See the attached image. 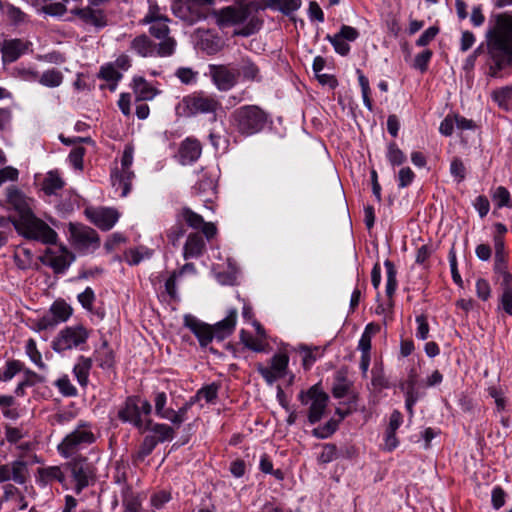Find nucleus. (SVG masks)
<instances>
[{"label": "nucleus", "instance_id": "18", "mask_svg": "<svg viewBox=\"0 0 512 512\" xmlns=\"http://www.w3.org/2000/svg\"><path fill=\"white\" fill-rule=\"evenodd\" d=\"M289 357L286 354H276L271 359L269 367L258 365L257 370L268 384H273L277 379L284 377L288 367Z\"/></svg>", "mask_w": 512, "mask_h": 512}, {"label": "nucleus", "instance_id": "23", "mask_svg": "<svg viewBox=\"0 0 512 512\" xmlns=\"http://www.w3.org/2000/svg\"><path fill=\"white\" fill-rule=\"evenodd\" d=\"M71 13L77 16L84 24L91 25L96 29H102L107 25L105 13L100 9L90 6L71 9Z\"/></svg>", "mask_w": 512, "mask_h": 512}, {"label": "nucleus", "instance_id": "62", "mask_svg": "<svg viewBox=\"0 0 512 512\" xmlns=\"http://www.w3.org/2000/svg\"><path fill=\"white\" fill-rule=\"evenodd\" d=\"M350 382L342 375L337 376V382L334 384L332 393L335 398H343L348 394Z\"/></svg>", "mask_w": 512, "mask_h": 512}, {"label": "nucleus", "instance_id": "10", "mask_svg": "<svg viewBox=\"0 0 512 512\" xmlns=\"http://www.w3.org/2000/svg\"><path fill=\"white\" fill-rule=\"evenodd\" d=\"M133 152L132 147L126 146L121 157L120 169L116 167L111 172L112 186L120 197H126L131 190V184L134 178V172L131 170Z\"/></svg>", "mask_w": 512, "mask_h": 512}, {"label": "nucleus", "instance_id": "64", "mask_svg": "<svg viewBox=\"0 0 512 512\" xmlns=\"http://www.w3.org/2000/svg\"><path fill=\"white\" fill-rule=\"evenodd\" d=\"M77 299L85 310L92 312L95 293L91 287H87L82 293L78 294Z\"/></svg>", "mask_w": 512, "mask_h": 512}, {"label": "nucleus", "instance_id": "9", "mask_svg": "<svg viewBox=\"0 0 512 512\" xmlns=\"http://www.w3.org/2000/svg\"><path fill=\"white\" fill-rule=\"evenodd\" d=\"M298 399L302 405L308 407V421L310 424L319 422L328 405L329 396L319 387L313 385L306 391H301L298 394Z\"/></svg>", "mask_w": 512, "mask_h": 512}, {"label": "nucleus", "instance_id": "54", "mask_svg": "<svg viewBox=\"0 0 512 512\" xmlns=\"http://www.w3.org/2000/svg\"><path fill=\"white\" fill-rule=\"evenodd\" d=\"M218 386L215 384L207 385L200 390L192 397L195 402L204 399L207 403L214 401L217 398Z\"/></svg>", "mask_w": 512, "mask_h": 512}, {"label": "nucleus", "instance_id": "34", "mask_svg": "<svg viewBox=\"0 0 512 512\" xmlns=\"http://www.w3.org/2000/svg\"><path fill=\"white\" fill-rule=\"evenodd\" d=\"M94 359L102 369H109L114 365V352L108 342L104 340L101 346L94 351Z\"/></svg>", "mask_w": 512, "mask_h": 512}, {"label": "nucleus", "instance_id": "44", "mask_svg": "<svg viewBox=\"0 0 512 512\" xmlns=\"http://www.w3.org/2000/svg\"><path fill=\"white\" fill-rule=\"evenodd\" d=\"M99 77L110 83V89L114 90L122 74L113 64H107L101 67Z\"/></svg>", "mask_w": 512, "mask_h": 512}, {"label": "nucleus", "instance_id": "49", "mask_svg": "<svg viewBox=\"0 0 512 512\" xmlns=\"http://www.w3.org/2000/svg\"><path fill=\"white\" fill-rule=\"evenodd\" d=\"M386 158L392 166H400L406 161V155L395 142L388 144Z\"/></svg>", "mask_w": 512, "mask_h": 512}, {"label": "nucleus", "instance_id": "57", "mask_svg": "<svg viewBox=\"0 0 512 512\" xmlns=\"http://www.w3.org/2000/svg\"><path fill=\"white\" fill-rule=\"evenodd\" d=\"M15 404V399L10 395H0V408H2L3 416L8 419H16L18 413L14 409H10Z\"/></svg>", "mask_w": 512, "mask_h": 512}, {"label": "nucleus", "instance_id": "13", "mask_svg": "<svg viewBox=\"0 0 512 512\" xmlns=\"http://www.w3.org/2000/svg\"><path fill=\"white\" fill-rule=\"evenodd\" d=\"M140 398L137 396H129L118 409V418L124 423H130L140 433H144L147 428L146 420L140 417Z\"/></svg>", "mask_w": 512, "mask_h": 512}, {"label": "nucleus", "instance_id": "58", "mask_svg": "<svg viewBox=\"0 0 512 512\" xmlns=\"http://www.w3.org/2000/svg\"><path fill=\"white\" fill-rule=\"evenodd\" d=\"M0 11L5 13L15 24L22 23L26 19V14L24 12L9 3L3 4V9H0Z\"/></svg>", "mask_w": 512, "mask_h": 512}, {"label": "nucleus", "instance_id": "41", "mask_svg": "<svg viewBox=\"0 0 512 512\" xmlns=\"http://www.w3.org/2000/svg\"><path fill=\"white\" fill-rule=\"evenodd\" d=\"M488 395L494 400L496 412L500 413L506 410L507 398L506 391L500 385H491L487 388Z\"/></svg>", "mask_w": 512, "mask_h": 512}, {"label": "nucleus", "instance_id": "28", "mask_svg": "<svg viewBox=\"0 0 512 512\" xmlns=\"http://www.w3.org/2000/svg\"><path fill=\"white\" fill-rule=\"evenodd\" d=\"M494 248V271L501 276V279H505V275L511 273L507 269L505 245L502 237H494Z\"/></svg>", "mask_w": 512, "mask_h": 512}, {"label": "nucleus", "instance_id": "5", "mask_svg": "<svg viewBox=\"0 0 512 512\" xmlns=\"http://www.w3.org/2000/svg\"><path fill=\"white\" fill-rule=\"evenodd\" d=\"M233 123L237 131L244 136L260 132L267 120V114L256 105H245L232 113Z\"/></svg>", "mask_w": 512, "mask_h": 512}, {"label": "nucleus", "instance_id": "53", "mask_svg": "<svg viewBox=\"0 0 512 512\" xmlns=\"http://www.w3.org/2000/svg\"><path fill=\"white\" fill-rule=\"evenodd\" d=\"M339 421L330 419L322 427H317L312 430L313 436L318 439H326L331 436L338 428Z\"/></svg>", "mask_w": 512, "mask_h": 512}, {"label": "nucleus", "instance_id": "15", "mask_svg": "<svg viewBox=\"0 0 512 512\" xmlns=\"http://www.w3.org/2000/svg\"><path fill=\"white\" fill-rule=\"evenodd\" d=\"M6 199L9 208L18 214L17 220H23L33 213V200L28 198L16 186L12 185L6 188Z\"/></svg>", "mask_w": 512, "mask_h": 512}, {"label": "nucleus", "instance_id": "43", "mask_svg": "<svg viewBox=\"0 0 512 512\" xmlns=\"http://www.w3.org/2000/svg\"><path fill=\"white\" fill-rule=\"evenodd\" d=\"M37 81L43 86L55 88L62 84L63 74L59 70L49 69L43 72L41 76L38 75Z\"/></svg>", "mask_w": 512, "mask_h": 512}, {"label": "nucleus", "instance_id": "45", "mask_svg": "<svg viewBox=\"0 0 512 512\" xmlns=\"http://www.w3.org/2000/svg\"><path fill=\"white\" fill-rule=\"evenodd\" d=\"M196 402L191 397L182 407H180L177 411L171 409V414H169L170 418H168V421H170L173 425L179 427L181 424L186 421L187 419V412L191 409V407Z\"/></svg>", "mask_w": 512, "mask_h": 512}, {"label": "nucleus", "instance_id": "8", "mask_svg": "<svg viewBox=\"0 0 512 512\" xmlns=\"http://www.w3.org/2000/svg\"><path fill=\"white\" fill-rule=\"evenodd\" d=\"M221 109L220 101L213 95L205 93H192L182 98L176 110L185 117H193L198 114H214Z\"/></svg>", "mask_w": 512, "mask_h": 512}, {"label": "nucleus", "instance_id": "1", "mask_svg": "<svg viewBox=\"0 0 512 512\" xmlns=\"http://www.w3.org/2000/svg\"><path fill=\"white\" fill-rule=\"evenodd\" d=\"M249 5L227 6L213 12L216 23L220 28L236 26L246 23L242 28L234 31V35L248 37L260 29L261 21L257 17H250Z\"/></svg>", "mask_w": 512, "mask_h": 512}, {"label": "nucleus", "instance_id": "14", "mask_svg": "<svg viewBox=\"0 0 512 512\" xmlns=\"http://www.w3.org/2000/svg\"><path fill=\"white\" fill-rule=\"evenodd\" d=\"M66 467L75 482V491L79 494L89 485L93 476L92 468L87 462V458L82 456L74 457L66 464Z\"/></svg>", "mask_w": 512, "mask_h": 512}, {"label": "nucleus", "instance_id": "16", "mask_svg": "<svg viewBox=\"0 0 512 512\" xmlns=\"http://www.w3.org/2000/svg\"><path fill=\"white\" fill-rule=\"evenodd\" d=\"M31 42L19 38L5 39L0 44L3 64L13 63L30 51Z\"/></svg>", "mask_w": 512, "mask_h": 512}, {"label": "nucleus", "instance_id": "47", "mask_svg": "<svg viewBox=\"0 0 512 512\" xmlns=\"http://www.w3.org/2000/svg\"><path fill=\"white\" fill-rule=\"evenodd\" d=\"M155 413L158 417L168 420L172 408H166L167 395L165 392H155L154 394Z\"/></svg>", "mask_w": 512, "mask_h": 512}, {"label": "nucleus", "instance_id": "6", "mask_svg": "<svg viewBox=\"0 0 512 512\" xmlns=\"http://www.w3.org/2000/svg\"><path fill=\"white\" fill-rule=\"evenodd\" d=\"M177 42L168 39L156 43L148 35L140 34L134 37L129 44V51L142 58L169 57L174 54Z\"/></svg>", "mask_w": 512, "mask_h": 512}, {"label": "nucleus", "instance_id": "39", "mask_svg": "<svg viewBox=\"0 0 512 512\" xmlns=\"http://www.w3.org/2000/svg\"><path fill=\"white\" fill-rule=\"evenodd\" d=\"M63 186L64 181L56 171L48 172L42 182V189L47 195L56 194V192L62 189Z\"/></svg>", "mask_w": 512, "mask_h": 512}, {"label": "nucleus", "instance_id": "42", "mask_svg": "<svg viewBox=\"0 0 512 512\" xmlns=\"http://www.w3.org/2000/svg\"><path fill=\"white\" fill-rule=\"evenodd\" d=\"M492 100L502 109H509V102L512 99V85L495 89L491 93Z\"/></svg>", "mask_w": 512, "mask_h": 512}, {"label": "nucleus", "instance_id": "4", "mask_svg": "<svg viewBox=\"0 0 512 512\" xmlns=\"http://www.w3.org/2000/svg\"><path fill=\"white\" fill-rule=\"evenodd\" d=\"M96 441L91 423L80 420L76 427L69 432L57 445L58 453L64 458L76 455L80 450Z\"/></svg>", "mask_w": 512, "mask_h": 512}, {"label": "nucleus", "instance_id": "31", "mask_svg": "<svg viewBox=\"0 0 512 512\" xmlns=\"http://www.w3.org/2000/svg\"><path fill=\"white\" fill-rule=\"evenodd\" d=\"M146 424L145 432L150 431L151 434L149 436H152L157 444L174 438V429L171 426L163 423H154L151 419H147Z\"/></svg>", "mask_w": 512, "mask_h": 512}, {"label": "nucleus", "instance_id": "3", "mask_svg": "<svg viewBox=\"0 0 512 512\" xmlns=\"http://www.w3.org/2000/svg\"><path fill=\"white\" fill-rule=\"evenodd\" d=\"M487 48L512 53V12L492 15L486 32Z\"/></svg>", "mask_w": 512, "mask_h": 512}, {"label": "nucleus", "instance_id": "36", "mask_svg": "<svg viewBox=\"0 0 512 512\" xmlns=\"http://www.w3.org/2000/svg\"><path fill=\"white\" fill-rule=\"evenodd\" d=\"M177 221H184L189 227L193 229H200L204 224L203 217L191 210L189 207L181 208L176 214Z\"/></svg>", "mask_w": 512, "mask_h": 512}, {"label": "nucleus", "instance_id": "33", "mask_svg": "<svg viewBox=\"0 0 512 512\" xmlns=\"http://www.w3.org/2000/svg\"><path fill=\"white\" fill-rule=\"evenodd\" d=\"M491 58L494 61V66L490 67V74L493 77H498V73L507 66L512 65V53L488 49Z\"/></svg>", "mask_w": 512, "mask_h": 512}, {"label": "nucleus", "instance_id": "27", "mask_svg": "<svg viewBox=\"0 0 512 512\" xmlns=\"http://www.w3.org/2000/svg\"><path fill=\"white\" fill-rule=\"evenodd\" d=\"M237 319V310L230 309L227 316L212 326L215 339L222 341L231 335L235 329Z\"/></svg>", "mask_w": 512, "mask_h": 512}, {"label": "nucleus", "instance_id": "52", "mask_svg": "<svg viewBox=\"0 0 512 512\" xmlns=\"http://www.w3.org/2000/svg\"><path fill=\"white\" fill-rule=\"evenodd\" d=\"M22 367L23 364L18 360L7 361L4 371H0V381H10L17 373L22 370Z\"/></svg>", "mask_w": 512, "mask_h": 512}, {"label": "nucleus", "instance_id": "26", "mask_svg": "<svg viewBox=\"0 0 512 512\" xmlns=\"http://www.w3.org/2000/svg\"><path fill=\"white\" fill-rule=\"evenodd\" d=\"M202 146L197 139L186 138L180 145L179 157L183 165L195 162L201 155Z\"/></svg>", "mask_w": 512, "mask_h": 512}, {"label": "nucleus", "instance_id": "32", "mask_svg": "<svg viewBox=\"0 0 512 512\" xmlns=\"http://www.w3.org/2000/svg\"><path fill=\"white\" fill-rule=\"evenodd\" d=\"M92 358L79 355L76 363L73 367V374L77 382L82 386L86 387L89 381V374L92 368Z\"/></svg>", "mask_w": 512, "mask_h": 512}, {"label": "nucleus", "instance_id": "21", "mask_svg": "<svg viewBox=\"0 0 512 512\" xmlns=\"http://www.w3.org/2000/svg\"><path fill=\"white\" fill-rule=\"evenodd\" d=\"M210 74L212 80L220 91H228L237 83V74L235 68H229L224 65H211Z\"/></svg>", "mask_w": 512, "mask_h": 512}, {"label": "nucleus", "instance_id": "56", "mask_svg": "<svg viewBox=\"0 0 512 512\" xmlns=\"http://www.w3.org/2000/svg\"><path fill=\"white\" fill-rule=\"evenodd\" d=\"M123 506L127 512H142V500L139 495L134 493L124 495Z\"/></svg>", "mask_w": 512, "mask_h": 512}, {"label": "nucleus", "instance_id": "22", "mask_svg": "<svg viewBox=\"0 0 512 512\" xmlns=\"http://www.w3.org/2000/svg\"><path fill=\"white\" fill-rule=\"evenodd\" d=\"M184 325L197 337L201 347L208 346L215 338L212 326L200 321L191 314L184 316Z\"/></svg>", "mask_w": 512, "mask_h": 512}, {"label": "nucleus", "instance_id": "55", "mask_svg": "<svg viewBox=\"0 0 512 512\" xmlns=\"http://www.w3.org/2000/svg\"><path fill=\"white\" fill-rule=\"evenodd\" d=\"M157 446L156 440L152 436L146 435L143 439L142 444L139 447V450L136 454L137 461H143L147 456H149L152 451Z\"/></svg>", "mask_w": 512, "mask_h": 512}, {"label": "nucleus", "instance_id": "46", "mask_svg": "<svg viewBox=\"0 0 512 512\" xmlns=\"http://www.w3.org/2000/svg\"><path fill=\"white\" fill-rule=\"evenodd\" d=\"M25 352L30 360L42 370L47 368L46 364L42 360V355L37 349L36 341L32 338L28 339L25 344Z\"/></svg>", "mask_w": 512, "mask_h": 512}, {"label": "nucleus", "instance_id": "59", "mask_svg": "<svg viewBox=\"0 0 512 512\" xmlns=\"http://www.w3.org/2000/svg\"><path fill=\"white\" fill-rule=\"evenodd\" d=\"M326 40H328L331 43V45L334 47V50L338 54H340L342 56H346L350 52V46L347 43V41L342 39L337 34H335L333 36L328 34L326 36Z\"/></svg>", "mask_w": 512, "mask_h": 512}, {"label": "nucleus", "instance_id": "24", "mask_svg": "<svg viewBox=\"0 0 512 512\" xmlns=\"http://www.w3.org/2000/svg\"><path fill=\"white\" fill-rule=\"evenodd\" d=\"M237 78L245 82H260L262 75L259 66L248 57L241 58L235 64Z\"/></svg>", "mask_w": 512, "mask_h": 512}, {"label": "nucleus", "instance_id": "11", "mask_svg": "<svg viewBox=\"0 0 512 512\" xmlns=\"http://www.w3.org/2000/svg\"><path fill=\"white\" fill-rule=\"evenodd\" d=\"M72 315L73 308L65 300H55L48 311L34 322L33 329L37 332L54 329L67 322Z\"/></svg>", "mask_w": 512, "mask_h": 512}, {"label": "nucleus", "instance_id": "30", "mask_svg": "<svg viewBox=\"0 0 512 512\" xmlns=\"http://www.w3.org/2000/svg\"><path fill=\"white\" fill-rule=\"evenodd\" d=\"M205 248L203 237L199 233H191L185 242L183 248L184 259L198 258L202 255Z\"/></svg>", "mask_w": 512, "mask_h": 512}, {"label": "nucleus", "instance_id": "50", "mask_svg": "<svg viewBox=\"0 0 512 512\" xmlns=\"http://www.w3.org/2000/svg\"><path fill=\"white\" fill-rule=\"evenodd\" d=\"M11 75L19 80L34 82L38 79V73L29 66L18 65L11 71Z\"/></svg>", "mask_w": 512, "mask_h": 512}, {"label": "nucleus", "instance_id": "51", "mask_svg": "<svg viewBox=\"0 0 512 512\" xmlns=\"http://www.w3.org/2000/svg\"><path fill=\"white\" fill-rule=\"evenodd\" d=\"M401 389L405 392V407L409 414L413 415V407L416 402L420 399L421 393L418 391L416 386L404 387L401 385Z\"/></svg>", "mask_w": 512, "mask_h": 512}, {"label": "nucleus", "instance_id": "40", "mask_svg": "<svg viewBox=\"0 0 512 512\" xmlns=\"http://www.w3.org/2000/svg\"><path fill=\"white\" fill-rule=\"evenodd\" d=\"M266 5L271 9L289 15L300 8L301 0H266Z\"/></svg>", "mask_w": 512, "mask_h": 512}, {"label": "nucleus", "instance_id": "2", "mask_svg": "<svg viewBox=\"0 0 512 512\" xmlns=\"http://www.w3.org/2000/svg\"><path fill=\"white\" fill-rule=\"evenodd\" d=\"M92 329L83 323L67 325L60 329L51 341V348L57 354L64 355L72 351H85Z\"/></svg>", "mask_w": 512, "mask_h": 512}, {"label": "nucleus", "instance_id": "20", "mask_svg": "<svg viewBox=\"0 0 512 512\" xmlns=\"http://www.w3.org/2000/svg\"><path fill=\"white\" fill-rule=\"evenodd\" d=\"M28 478V465L23 460H16L0 466V483L13 480L17 484H24Z\"/></svg>", "mask_w": 512, "mask_h": 512}, {"label": "nucleus", "instance_id": "17", "mask_svg": "<svg viewBox=\"0 0 512 512\" xmlns=\"http://www.w3.org/2000/svg\"><path fill=\"white\" fill-rule=\"evenodd\" d=\"M75 257L65 247L48 248L43 257V263L50 266L55 273H63L72 264Z\"/></svg>", "mask_w": 512, "mask_h": 512}, {"label": "nucleus", "instance_id": "61", "mask_svg": "<svg viewBox=\"0 0 512 512\" xmlns=\"http://www.w3.org/2000/svg\"><path fill=\"white\" fill-rule=\"evenodd\" d=\"M186 230L181 224V221H177L172 227H170L166 233L169 242L173 246H177L179 240L185 235Z\"/></svg>", "mask_w": 512, "mask_h": 512}, {"label": "nucleus", "instance_id": "19", "mask_svg": "<svg viewBox=\"0 0 512 512\" xmlns=\"http://www.w3.org/2000/svg\"><path fill=\"white\" fill-rule=\"evenodd\" d=\"M86 215L92 223L104 231L110 230L119 219L118 211L109 207L88 208Z\"/></svg>", "mask_w": 512, "mask_h": 512}, {"label": "nucleus", "instance_id": "38", "mask_svg": "<svg viewBox=\"0 0 512 512\" xmlns=\"http://www.w3.org/2000/svg\"><path fill=\"white\" fill-rule=\"evenodd\" d=\"M39 480L44 484L57 481L61 484L65 482V475L59 466H49L38 470Z\"/></svg>", "mask_w": 512, "mask_h": 512}, {"label": "nucleus", "instance_id": "60", "mask_svg": "<svg viewBox=\"0 0 512 512\" xmlns=\"http://www.w3.org/2000/svg\"><path fill=\"white\" fill-rule=\"evenodd\" d=\"M492 200L498 208L509 206L510 193L505 187L498 186L492 194Z\"/></svg>", "mask_w": 512, "mask_h": 512}, {"label": "nucleus", "instance_id": "48", "mask_svg": "<svg viewBox=\"0 0 512 512\" xmlns=\"http://www.w3.org/2000/svg\"><path fill=\"white\" fill-rule=\"evenodd\" d=\"M384 266L387 273L386 294L388 297H392L397 288V271L394 264L390 260H386L384 262Z\"/></svg>", "mask_w": 512, "mask_h": 512}, {"label": "nucleus", "instance_id": "63", "mask_svg": "<svg viewBox=\"0 0 512 512\" xmlns=\"http://www.w3.org/2000/svg\"><path fill=\"white\" fill-rule=\"evenodd\" d=\"M175 75L181 81V83L190 85L196 83L198 73L193 71L191 68L181 67L176 70Z\"/></svg>", "mask_w": 512, "mask_h": 512}, {"label": "nucleus", "instance_id": "12", "mask_svg": "<svg viewBox=\"0 0 512 512\" xmlns=\"http://www.w3.org/2000/svg\"><path fill=\"white\" fill-rule=\"evenodd\" d=\"M70 234L73 245L81 252H91L99 247L98 234L90 227L71 224Z\"/></svg>", "mask_w": 512, "mask_h": 512}, {"label": "nucleus", "instance_id": "7", "mask_svg": "<svg viewBox=\"0 0 512 512\" xmlns=\"http://www.w3.org/2000/svg\"><path fill=\"white\" fill-rule=\"evenodd\" d=\"M13 224L17 232L27 239L43 244H54L57 240V233L34 213L23 220L13 221Z\"/></svg>", "mask_w": 512, "mask_h": 512}, {"label": "nucleus", "instance_id": "37", "mask_svg": "<svg viewBox=\"0 0 512 512\" xmlns=\"http://www.w3.org/2000/svg\"><path fill=\"white\" fill-rule=\"evenodd\" d=\"M169 18L165 13V8L160 7L156 1L148 0V10L144 17L139 21V24H147L157 22Z\"/></svg>", "mask_w": 512, "mask_h": 512}, {"label": "nucleus", "instance_id": "35", "mask_svg": "<svg viewBox=\"0 0 512 512\" xmlns=\"http://www.w3.org/2000/svg\"><path fill=\"white\" fill-rule=\"evenodd\" d=\"M169 23L170 19L167 18L165 20L147 23L146 25L149 26L148 31L152 37L159 40V42H165L168 39H174L170 36Z\"/></svg>", "mask_w": 512, "mask_h": 512}, {"label": "nucleus", "instance_id": "25", "mask_svg": "<svg viewBox=\"0 0 512 512\" xmlns=\"http://www.w3.org/2000/svg\"><path fill=\"white\" fill-rule=\"evenodd\" d=\"M497 311L512 316V274H506L500 281Z\"/></svg>", "mask_w": 512, "mask_h": 512}, {"label": "nucleus", "instance_id": "29", "mask_svg": "<svg viewBox=\"0 0 512 512\" xmlns=\"http://www.w3.org/2000/svg\"><path fill=\"white\" fill-rule=\"evenodd\" d=\"M133 91L136 102L152 100L159 93L158 90L143 77H135L133 79Z\"/></svg>", "mask_w": 512, "mask_h": 512}]
</instances>
